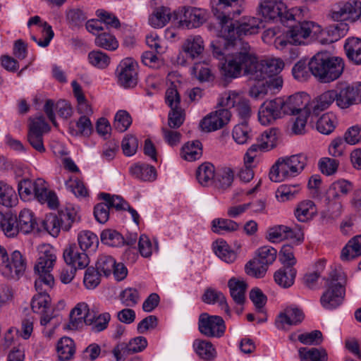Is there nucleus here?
Listing matches in <instances>:
<instances>
[{"mask_svg":"<svg viewBox=\"0 0 361 361\" xmlns=\"http://www.w3.org/2000/svg\"><path fill=\"white\" fill-rule=\"evenodd\" d=\"M103 244L111 247H120L125 245V238L117 231L105 229L100 235Z\"/></svg>","mask_w":361,"mask_h":361,"instance_id":"nucleus-43","label":"nucleus"},{"mask_svg":"<svg viewBox=\"0 0 361 361\" xmlns=\"http://www.w3.org/2000/svg\"><path fill=\"white\" fill-rule=\"evenodd\" d=\"M293 166L289 164L287 157H280L271 166L269 178L273 182H281L287 178L296 176Z\"/></svg>","mask_w":361,"mask_h":361,"instance_id":"nucleus-18","label":"nucleus"},{"mask_svg":"<svg viewBox=\"0 0 361 361\" xmlns=\"http://www.w3.org/2000/svg\"><path fill=\"white\" fill-rule=\"evenodd\" d=\"M25 269V259L19 251H13L9 257L6 250L0 245V272L4 277L18 280Z\"/></svg>","mask_w":361,"mask_h":361,"instance_id":"nucleus-6","label":"nucleus"},{"mask_svg":"<svg viewBox=\"0 0 361 361\" xmlns=\"http://www.w3.org/2000/svg\"><path fill=\"white\" fill-rule=\"evenodd\" d=\"M57 352L61 361L71 360L75 352L73 340L66 336L61 338L57 343Z\"/></svg>","mask_w":361,"mask_h":361,"instance_id":"nucleus-39","label":"nucleus"},{"mask_svg":"<svg viewBox=\"0 0 361 361\" xmlns=\"http://www.w3.org/2000/svg\"><path fill=\"white\" fill-rule=\"evenodd\" d=\"M202 300L207 304L219 302V306L224 312L230 315L231 311L224 295L214 288H208L202 296Z\"/></svg>","mask_w":361,"mask_h":361,"instance_id":"nucleus-32","label":"nucleus"},{"mask_svg":"<svg viewBox=\"0 0 361 361\" xmlns=\"http://www.w3.org/2000/svg\"><path fill=\"white\" fill-rule=\"evenodd\" d=\"M336 99V90H328L311 99L310 113H317L326 110Z\"/></svg>","mask_w":361,"mask_h":361,"instance_id":"nucleus-27","label":"nucleus"},{"mask_svg":"<svg viewBox=\"0 0 361 361\" xmlns=\"http://www.w3.org/2000/svg\"><path fill=\"white\" fill-rule=\"evenodd\" d=\"M294 115L296 116L291 118L288 123L289 134L291 135H302L306 133L308 114Z\"/></svg>","mask_w":361,"mask_h":361,"instance_id":"nucleus-42","label":"nucleus"},{"mask_svg":"<svg viewBox=\"0 0 361 361\" xmlns=\"http://www.w3.org/2000/svg\"><path fill=\"white\" fill-rule=\"evenodd\" d=\"M47 120L51 121L54 126H57L56 114H39L30 116L28 119V132L34 130L35 133L43 135L49 132L50 128Z\"/></svg>","mask_w":361,"mask_h":361,"instance_id":"nucleus-23","label":"nucleus"},{"mask_svg":"<svg viewBox=\"0 0 361 361\" xmlns=\"http://www.w3.org/2000/svg\"><path fill=\"white\" fill-rule=\"evenodd\" d=\"M217 105L223 109L219 111H214L212 113H220L221 111H227L231 108H234L238 113H250L252 111L249 101L240 97L234 92H226L221 94Z\"/></svg>","mask_w":361,"mask_h":361,"instance_id":"nucleus-15","label":"nucleus"},{"mask_svg":"<svg viewBox=\"0 0 361 361\" xmlns=\"http://www.w3.org/2000/svg\"><path fill=\"white\" fill-rule=\"evenodd\" d=\"M239 226L238 223L228 219H215L212 221V231L220 235L238 231Z\"/></svg>","mask_w":361,"mask_h":361,"instance_id":"nucleus-46","label":"nucleus"},{"mask_svg":"<svg viewBox=\"0 0 361 361\" xmlns=\"http://www.w3.org/2000/svg\"><path fill=\"white\" fill-rule=\"evenodd\" d=\"M214 166L210 163L201 164L196 171V178L200 184L208 186L213 184L215 178Z\"/></svg>","mask_w":361,"mask_h":361,"instance_id":"nucleus-35","label":"nucleus"},{"mask_svg":"<svg viewBox=\"0 0 361 361\" xmlns=\"http://www.w3.org/2000/svg\"><path fill=\"white\" fill-rule=\"evenodd\" d=\"M100 274L95 268L88 267L85 273L83 283L88 289H94L100 283Z\"/></svg>","mask_w":361,"mask_h":361,"instance_id":"nucleus-64","label":"nucleus"},{"mask_svg":"<svg viewBox=\"0 0 361 361\" xmlns=\"http://www.w3.org/2000/svg\"><path fill=\"white\" fill-rule=\"evenodd\" d=\"M75 212L73 210L66 209L61 210L59 215L49 214L39 224L41 230L43 228L50 235L56 237L59 235L61 228L65 231H68L71 224L75 219Z\"/></svg>","mask_w":361,"mask_h":361,"instance_id":"nucleus-9","label":"nucleus"},{"mask_svg":"<svg viewBox=\"0 0 361 361\" xmlns=\"http://www.w3.org/2000/svg\"><path fill=\"white\" fill-rule=\"evenodd\" d=\"M92 313L87 304L85 302L78 303L70 312L69 328L76 329L82 326L83 323L85 324H91L92 321Z\"/></svg>","mask_w":361,"mask_h":361,"instance_id":"nucleus-20","label":"nucleus"},{"mask_svg":"<svg viewBox=\"0 0 361 361\" xmlns=\"http://www.w3.org/2000/svg\"><path fill=\"white\" fill-rule=\"evenodd\" d=\"M165 101L171 108L170 113H182L180 94L173 83L166 91Z\"/></svg>","mask_w":361,"mask_h":361,"instance_id":"nucleus-44","label":"nucleus"},{"mask_svg":"<svg viewBox=\"0 0 361 361\" xmlns=\"http://www.w3.org/2000/svg\"><path fill=\"white\" fill-rule=\"evenodd\" d=\"M89 63L100 69L106 68L110 63V57L101 51H92L88 54Z\"/></svg>","mask_w":361,"mask_h":361,"instance_id":"nucleus-54","label":"nucleus"},{"mask_svg":"<svg viewBox=\"0 0 361 361\" xmlns=\"http://www.w3.org/2000/svg\"><path fill=\"white\" fill-rule=\"evenodd\" d=\"M130 175L141 181L152 182L157 178L156 169L146 163H137L129 168Z\"/></svg>","mask_w":361,"mask_h":361,"instance_id":"nucleus-25","label":"nucleus"},{"mask_svg":"<svg viewBox=\"0 0 361 361\" xmlns=\"http://www.w3.org/2000/svg\"><path fill=\"white\" fill-rule=\"evenodd\" d=\"M231 297L235 304L243 305L248 285L244 280L232 277L228 281Z\"/></svg>","mask_w":361,"mask_h":361,"instance_id":"nucleus-24","label":"nucleus"},{"mask_svg":"<svg viewBox=\"0 0 361 361\" xmlns=\"http://www.w3.org/2000/svg\"><path fill=\"white\" fill-rule=\"evenodd\" d=\"M115 266V259L110 255H101L99 256L96 262V270L100 274H103L105 276H109Z\"/></svg>","mask_w":361,"mask_h":361,"instance_id":"nucleus-53","label":"nucleus"},{"mask_svg":"<svg viewBox=\"0 0 361 361\" xmlns=\"http://www.w3.org/2000/svg\"><path fill=\"white\" fill-rule=\"evenodd\" d=\"M99 196L107 202L110 209L115 208L117 211H126V207H128V203L121 196L111 195L105 192H101Z\"/></svg>","mask_w":361,"mask_h":361,"instance_id":"nucleus-60","label":"nucleus"},{"mask_svg":"<svg viewBox=\"0 0 361 361\" xmlns=\"http://www.w3.org/2000/svg\"><path fill=\"white\" fill-rule=\"evenodd\" d=\"M304 319L302 311L295 306L287 307L276 317L275 325L279 329L284 330L286 326L298 325Z\"/></svg>","mask_w":361,"mask_h":361,"instance_id":"nucleus-19","label":"nucleus"},{"mask_svg":"<svg viewBox=\"0 0 361 361\" xmlns=\"http://www.w3.org/2000/svg\"><path fill=\"white\" fill-rule=\"evenodd\" d=\"M17 216L11 213H6L4 215V221L1 222L0 229L8 237H14L20 233L18 228Z\"/></svg>","mask_w":361,"mask_h":361,"instance_id":"nucleus-48","label":"nucleus"},{"mask_svg":"<svg viewBox=\"0 0 361 361\" xmlns=\"http://www.w3.org/2000/svg\"><path fill=\"white\" fill-rule=\"evenodd\" d=\"M182 50L187 58H198L204 51L202 38L199 35L188 37L182 45Z\"/></svg>","mask_w":361,"mask_h":361,"instance_id":"nucleus-26","label":"nucleus"},{"mask_svg":"<svg viewBox=\"0 0 361 361\" xmlns=\"http://www.w3.org/2000/svg\"><path fill=\"white\" fill-rule=\"evenodd\" d=\"M233 178L234 173L232 169L227 167L221 168L216 171L213 184L216 188L224 190L231 185Z\"/></svg>","mask_w":361,"mask_h":361,"instance_id":"nucleus-37","label":"nucleus"},{"mask_svg":"<svg viewBox=\"0 0 361 361\" xmlns=\"http://www.w3.org/2000/svg\"><path fill=\"white\" fill-rule=\"evenodd\" d=\"M174 20H176L179 27L182 28L192 29L201 26L206 22L207 11L196 7H183L180 10L173 12Z\"/></svg>","mask_w":361,"mask_h":361,"instance_id":"nucleus-11","label":"nucleus"},{"mask_svg":"<svg viewBox=\"0 0 361 361\" xmlns=\"http://www.w3.org/2000/svg\"><path fill=\"white\" fill-rule=\"evenodd\" d=\"M277 131L276 128H271L262 134L259 142H262V151H269L276 147L278 141Z\"/></svg>","mask_w":361,"mask_h":361,"instance_id":"nucleus-57","label":"nucleus"},{"mask_svg":"<svg viewBox=\"0 0 361 361\" xmlns=\"http://www.w3.org/2000/svg\"><path fill=\"white\" fill-rule=\"evenodd\" d=\"M193 347L198 356L204 360H212L216 356V351L210 341L195 340Z\"/></svg>","mask_w":361,"mask_h":361,"instance_id":"nucleus-38","label":"nucleus"},{"mask_svg":"<svg viewBox=\"0 0 361 361\" xmlns=\"http://www.w3.org/2000/svg\"><path fill=\"white\" fill-rule=\"evenodd\" d=\"M66 186L77 197L84 198L88 196V190L83 182L77 178H70L69 180L66 181Z\"/></svg>","mask_w":361,"mask_h":361,"instance_id":"nucleus-59","label":"nucleus"},{"mask_svg":"<svg viewBox=\"0 0 361 361\" xmlns=\"http://www.w3.org/2000/svg\"><path fill=\"white\" fill-rule=\"evenodd\" d=\"M243 118L245 120L241 123L236 125L232 133L233 138L240 145L247 143L252 138L253 134L251 128L249 127L246 119L250 114H242Z\"/></svg>","mask_w":361,"mask_h":361,"instance_id":"nucleus-31","label":"nucleus"},{"mask_svg":"<svg viewBox=\"0 0 361 361\" xmlns=\"http://www.w3.org/2000/svg\"><path fill=\"white\" fill-rule=\"evenodd\" d=\"M300 190L299 184L295 185H281L279 187L276 192V197L280 202H286L291 200Z\"/></svg>","mask_w":361,"mask_h":361,"instance_id":"nucleus-49","label":"nucleus"},{"mask_svg":"<svg viewBox=\"0 0 361 361\" xmlns=\"http://www.w3.org/2000/svg\"><path fill=\"white\" fill-rule=\"evenodd\" d=\"M20 233L29 234L30 233H38L41 231V227L37 222L34 213L30 209L22 210L17 217Z\"/></svg>","mask_w":361,"mask_h":361,"instance_id":"nucleus-21","label":"nucleus"},{"mask_svg":"<svg viewBox=\"0 0 361 361\" xmlns=\"http://www.w3.org/2000/svg\"><path fill=\"white\" fill-rule=\"evenodd\" d=\"M211 5L219 25L235 21L233 18L241 13L239 0H211Z\"/></svg>","mask_w":361,"mask_h":361,"instance_id":"nucleus-13","label":"nucleus"},{"mask_svg":"<svg viewBox=\"0 0 361 361\" xmlns=\"http://www.w3.org/2000/svg\"><path fill=\"white\" fill-rule=\"evenodd\" d=\"M308 68L322 82H330L340 77L343 71V59L331 56L326 51L318 52L310 61Z\"/></svg>","mask_w":361,"mask_h":361,"instance_id":"nucleus-2","label":"nucleus"},{"mask_svg":"<svg viewBox=\"0 0 361 361\" xmlns=\"http://www.w3.org/2000/svg\"><path fill=\"white\" fill-rule=\"evenodd\" d=\"M138 148V140L133 135H127L121 142V149L127 157L134 155Z\"/></svg>","mask_w":361,"mask_h":361,"instance_id":"nucleus-63","label":"nucleus"},{"mask_svg":"<svg viewBox=\"0 0 361 361\" xmlns=\"http://www.w3.org/2000/svg\"><path fill=\"white\" fill-rule=\"evenodd\" d=\"M325 280L326 290L321 297V304L325 309H335L344 300L348 282L347 275L341 269H335L330 271Z\"/></svg>","mask_w":361,"mask_h":361,"instance_id":"nucleus-3","label":"nucleus"},{"mask_svg":"<svg viewBox=\"0 0 361 361\" xmlns=\"http://www.w3.org/2000/svg\"><path fill=\"white\" fill-rule=\"evenodd\" d=\"M353 190L350 182L346 180H339L333 183L326 192L327 200H342V197L348 194Z\"/></svg>","mask_w":361,"mask_h":361,"instance_id":"nucleus-28","label":"nucleus"},{"mask_svg":"<svg viewBox=\"0 0 361 361\" xmlns=\"http://www.w3.org/2000/svg\"><path fill=\"white\" fill-rule=\"evenodd\" d=\"M287 26L288 25L287 24ZM322 32L321 27L313 21L304 20L289 25L286 37L290 44L302 45L307 44L312 38Z\"/></svg>","mask_w":361,"mask_h":361,"instance_id":"nucleus-7","label":"nucleus"},{"mask_svg":"<svg viewBox=\"0 0 361 361\" xmlns=\"http://www.w3.org/2000/svg\"><path fill=\"white\" fill-rule=\"evenodd\" d=\"M50 297L49 294L37 293L31 301V307L34 312L44 314L50 312Z\"/></svg>","mask_w":361,"mask_h":361,"instance_id":"nucleus-47","label":"nucleus"},{"mask_svg":"<svg viewBox=\"0 0 361 361\" xmlns=\"http://www.w3.org/2000/svg\"><path fill=\"white\" fill-rule=\"evenodd\" d=\"M95 44L109 51H114L118 47V42L116 37L106 32L99 34L95 38Z\"/></svg>","mask_w":361,"mask_h":361,"instance_id":"nucleus-56","label":"nucleus"},{"mask_svg":"<svg viewBox=\"0 0 361 361\" xmlns=\"http://www.w3.org/2000/svg\"><path fill=\"white\" fill-rule=\"evenodd\" d=\"M15 197L14 190L6 183L0 181V204L7 207H12Z\"/></svg>","mask_w":361,"mask_h":361,"instance_id":"nucleus-61","label":"nucleus"},{"mask_svg":"<svg viewBox=\"0 0 361 361\" xmlns=\"http://www.w3.org/2000/svg\"><path fill=\"white\" fill-rule=\"evenodd\" d=\"M174 20L173 14H171V9L167 7H160L153 12L149 18V24L155 27H164L169 20Z\"/></svg>","mask_w":361,"mask_h":361,"instance_id":"nucleus-33","label":"nucleus"},{"mask_svg":"<svg viewBox=\"0 0 361 361\" xmlns=\"http://www.w3.org/2000/svg\"><path fill=\"white\" fill-rule=\"evenodd\" d=\"M360 256H361V235H356L343 247L341 259L343 262H348Z\"/></svg>","mask_w":361,"mask_h":361,"instance_id":"nucleus-29","label":"nucleus"},{"mask_svg":"<svg viewBox=\"0 0 361 361\" xmlns=\"http://www.w3.org/2000/svg\"><path fill=\"white\" fill-rule=\"evenodd\" d=\"M284 63L279 59H268L258 61L252 54L251 68H247L251 71L250 79L264 80L267 78L279 74L283 68Z\"/></svg>","mask_w":361,"mask_h":361,"instance_id":"nucleus-10","label":"nucleus"},{"mask_svg":"<svg viewBox=\"0 0 361 361\" xmlns=\"http://www.w3.org/2000/svg\"><path fill=\"white\" fill-rule=\"evenodd\" d=\"M276 249L271 246L259 247L257 251V257L246 264L245 272L247 274L256 278L264 277L269 265L276 260Z\"/></svg>","mask_w":361,"mask_h":361,"instance_id":"nucleus-8","label":"nucleus"},{"mask_svg":"<svg viewBox=\"0 0 361 361\" xmlns=\"http://www.w3.org/2000/svg\"><path fill=\"white\" fill-rule=\"evenodd\" d=\"M92 321L91 324H86L91 326V331L94 333H99L105 330L111 319V315L108 312H104L97 315L95 313H92Z\"/></svg>","mask_w":361,"mask_h":361,"instance_id":"nucleus-52","label":"nucleus"},{"mask_svg":"<svg viewBox=\"0 0 361 361\" xmlns=\"http://www.w3.org/2000/svg\"><path fill=\"white\" fill-rule=\"evenodd\" d=\"M301 361H327L328 355L324 348H300L298 350Z\"/></svg>","mask_w":361,"mask_h":361,"instance_id":"nucleus-40","label":"nucleus"},{"mask_svg":"<svg viewBox=\"0 0 361 361\" xmlns=\"http://www.w3.org/2000/svg\"><path fill=\"white\" fill-rule=\"evenodd\" d=\"M215 254L223 261L232 263L236 259L235 252L231 250L229 245L224 240H217L214 245Z\"/></svg>","mask_w":361,"mask_h":361,"instance_id":"nucleus-45","label":"nucleus"},{"mask_svg":"<svg viewBox=\"0 0 361 361\" xmlns=\"http://www.w3.org/2000/svg\"><path fill=\"white\" fill-rule=\"evenodd\" d=\"M296 270L290 266H284L274 273L275 282L283 288H288L294 283Z\"/></svg>","mask_w":361,"mask_h":361,"instance_id":"nucleus-30","label":"nucleus"},{"mask_svg":"<svg viewBox=\"0 0 361 361\" xmlns=\"http://www.w3.org/2000/svg\"><path fill=\"white\" fill-rule=\"evenodd\" d=\"M310 96L305 92H298L284 100L283 113H310Z\"/></svg>","mask_w":361,"mask_h":361,"instance_id":"nucleus-16","label":"nucleus"},{"mask_svg":"<svg viewBox=\"0 0 361 361\" xmlns=\"http://www.w3.org/2000/svg\"><path fill=\"white\" fill-rule=\"evenodd\" d=\"M63 257L65 262L75 269H85L90 263L87 255L75 243L70 244L63 250Z\"/></svg>","mask_w":361,"mask_h":361,"instance_id":"nucleus-17","label":"nucleus"},{"mask_svg":"<svg viewBox=\"0 0 361 361\" xmlns=\"http://www.w3.org/2000/svg\"><path fill=\"white\" fill-rule=\"evenodd\" d=\"M137 66L132 58L121 60L115 71L118 85L125 89L135 87L137 84Z\"/></svg>","mask_w":361,"mask_h":361,"instance_id":"nucleus-12","label":"nucleus"},{"mask_svg":"<svg viewBox=\"0 0 361 361\" xmlns=\"http://www.w3.org/2000/svg\"><path fill=\"white\" fill-rule=\"evenodd\" d=\"M337 121L335 118H331L329 114H322L317 122V130L324 135L331 134L335 129Z\"/></svg>","mask_w":361,"mask_h":361,"instance_id":"nucleus-58","label":"nucleus"},{"mask_svg":"<svg viewBox=\"0 0 361 361\" xmlns=\"http://www.w3.org/2000/svg\"><path fill=\"white\" fill-rule=\"evenodd\" d=\"M56 257L51 249L42 252L35 265V272L38 277L35 279V287L37 293L48 294L54 283L53 276L50 274Z\"/></svg>","mask_w":361,"mask_h":361,"instance_id":"nucleus-4","label":"nucleus"},{"mask_svg":"<svg viewBox=\"0 0 361 361\" xmlns=\"http://www.w3.org/2000/svg\"><path fill=\"white\" fill-rule=\"evenodd\" d=\"M316 214V206L312 200L300 202L295 211V216L300 222H307L311 220Z\"/></svg>","mask_w":361,"mask_h":361,"instance_id":"nucleus-34","label":"nucleus"},{"mask_svg":"<svg viewBox=\"0 0 361 361\" xmlns=\"http://www.w3.org/2000/svg\"><path fill=\"white\" fill-rule=\"evenodd\" d=\"M202 154V145L200 140L188 142L182 147V157L189 161L199 159Z\"/></svg>","mask_w":361,"mask_h":361,"instance_id":"nucleus-41","label":"nucleus"},{"mask_svg":"<svg viewBox=\"0 0 361 361\" xmlns=\"http://www.w3.org/2000/svg\"><path fill=\"white\" fill-rule=\"evenodd\" d=\"M78 240L79 244L78 247L84 252L90 248L94 250L99 245V240L97 235L89 231L80 233L78 235Z\"/></svg>","mask_w":361,"mask_h":361,"instance_id":"nucleus-50","label":"nucleus"},{"mask_svg":"<svg viewBox=\"0 0 361 361\" xmlns=\"http://www.w3.org/2000/svg\"><path fill=\"white\" fill-rule=\"evenodd\" d=\"M299 9L287 10L286 5L277 0H261L258 6V14L265 21L279 20L281 23H288L295 20V16Z\"/></svg>","mask_w":361,"mask_h":361,"instance_id":"nucleus-5","label":"nucleus"},{"mask_svg":"<svg viewBox=\"0 0 361 361\" xmlns=\"http://www.w3.org/2000/svg\"><path fill=\"white\" fill-rule=\"evenodd\" d=\"M231 120V114H207L200 123L201 130L206 133L224 128Z\"/></svg>","mask_w":361,"mask_h":361,"instance_id":"nucleus-22","label":"nucleus"},{"mask_svg":"<svg viewBox=\"0 0 361 361\" xmlns=\"http://www.w3.org/2000/svg\"><path fill=\"white\" fill-rule=\"evenodd\" d=\"M86 19L85 13L79 8L70 9L66 13V20L72 29L82 26Z\"/></svg>","mask_w":361,"mask_h":361,"instance_id":"nucleus-55","label":"nucleus"},{"mask_svg":"<svg viewBox=\"0 0 361 361\" xmlns=\"http://www.w3.org/2000/svg\"><path fill=\"white\" fill-rule=\"evenodd\" d=\"M219 25V35L211 43L214 57L221 61L220 73L225 80L238 78L243 69L251 77L252 54L247 42L242 41L243 36L257 34L262 20L245 16L238 21H228Z\"/></svg>","mask_w":361,"mask_h":361,"instance_id":"nucleus-1","label":"nucleus"},{"mask_svg":"<svg viewBox=\"0 0 361 361\" xmlns=\"http://www.w3.org/2000/svg\"><path fill=\"white\" fill-rule=\"evenodd\" d=\"M344 49L348 59L355 64H361V39L355 37L348 38Z\"/></svg>","mask_w":361,"mask_h":361,"instance_id":"nucleus-36","label":"nucleus"},{"mask_svg":"<svg viewBox=\"0 0 361 361\" xmlns=\"http://www.w3.org/2000/svg\"><path fill=\"white\" fill-rule=\"evenodd\" d=\"M327 209L322 214L323 218L334 221L338 219L343 212L342 200H329L326 197Z\"/></svg>","mask_w":361,"mask_h":361,"instance_id":"nucleus-51","label":"nucleus"},{"mask_svg":"<svg viewBox=\"0 0 361 361\" xmlns=\"http://www.w3.org/2000/svg\"><path fill=\"white\" fill-rule=\"evenodd\" d=\"M281 111H284V100L279 97L262 103L258 113H280Z\"/></svg>","mask_w":361,"mask_h":361,"instance_id":"nucleus-62","label":"nucleus"},{"mask_svg":"<svg viewBox=\"0 0 361 361\" xmlns=\"http://www.w3.org/2000/svg\"><path fill=\"white\" fill-rule=\"evenodd\" d=\"M198 329L209 338H221L225 333V322L221 317L202 313L198 319Z\"/></svg>","mask_w":361,"mask_h":361,"instance_id":"nucleus-14","label":"nucleus"}]
</instances>
